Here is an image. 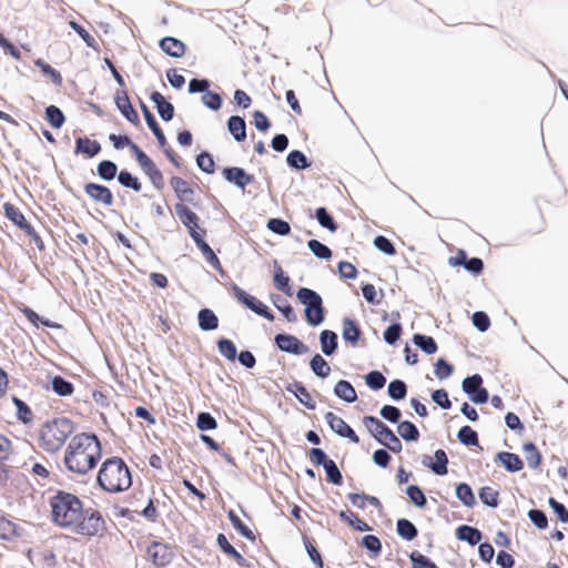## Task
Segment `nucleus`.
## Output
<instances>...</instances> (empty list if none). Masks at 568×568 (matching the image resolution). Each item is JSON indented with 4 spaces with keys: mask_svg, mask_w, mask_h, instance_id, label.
Masks as SVG:
<instances>
[{
    "mask_svg": "<svg viewBox=\"0 0 568 568\" xmlns=\"http://www.w3.org/2000/svg\"><path fill=\"white\" fill-rule=\"evenodd\" d=\"M481 384H483L481 376L478 374H475L470 377H466L463 381V390L465 393H467L469 396H471L481 387Z\"/></svg>",
    "mask_w": 568,
    "mask_h": 568,
    "instance_id": "nucleus-59",
    "label": "nucleus"
},
{
    "mask_svg": "<svg viewBox=\"0 0 568 568\" xmlns=\"http://www.w3.org/2000/svg\"><path fill=\"white\" fill-rule=\"evenodd\" d=\"M160 48L170 57L180 58L185 53V44L173 37L163 38Z\"/></svg>",
    "mask_w": 568,
    "mask_h": 568,
    "instance_id": "nucleus-20",
    "label": "nucleus"
},
{
    "mask_svg": "<svg viewBox=\"0 0 568 568\" xmlns=\"http://www.w3.org/2000/svg\"><path fill=\"white\" fill-rule=\"evenodd\" d=\"M19 310L28 318V321L31 322L37 327L39 326V323H41L42 325L50 327V328H57V329L61 328L60 324H58L55 322H51L49 320L41 318L32 308H30L28 306L19 307Z\"/></svg>",
    "mask_w": 568,
    "mask_h": 568,
    "instance_id": "nucleus-35",
    "label": "nucleus"
},
{
    "mask_svg": "<svg viewBox=\"0 0 568 568\" xmlns=\"http://www.w3.org/2000/svg\"><path fill=\"white\" fill-rule=\"evenodd\" d=\"M479 498L485 505L489 507H497L499 503L498 491L488 486L480 488Z\"/></svg>",
    "mask_w": 568,
    "mask_h": 568,
    "instance_id": "nucleus-50",
    "label": "nucleus"
},
{
    "mask_svg": "<svg viewBox=\"0 0 568 568\" xmlns=\"http://www.w3.org/2000/svg\"><path fill=\"white\" fill-rule=\"evenodd\" d=\"M307 246L318 258L328 260L332 256V251L317 240H310Z\"/></svg>",
    "mask_w": 568,
    "mask_h": 568,
    "instance_id": "nucleus-55",
    "label": "nucleus"
},
{
    "mask_svg": "<svg viewBox=\"0 0 568 568\" xmlns=\"http://www.w3.org/2000/svg\"><path fill=\"white\" fill-rule=\"evenodd\" d=\"M321 339V347L322 352L329 356L332 355L336 348H337V335L333 331L325 329L321 333L320 336Z\"/></svg>",
    "mask_w": 568,
    "mask_h": 568,
    "instance_id": "nucleus-31",
    "label": "nucleus"
},
{
    "mask_svg": "<svg viewBox=\"0 0 568 568\" xmlns=\"http://www.w3.org/2000/svg\"><path fill=\"white\" fill-rule=\"evenodd\" d=\"M199 326L203 331H213L219 326V318L213 311L203 308L199 312Z\"/></svg>",
    "mask_w": 568,
    "mask_h": 568,
    "instance_id": "nucleus-29",
    "label": "nucleus"
},
{
    "mask_svg": "<svg viewBox=\"0 0 568 568\" xmlns=\"http://www.w3.org/2000/svg\"><path fill=\"white\" fill-rule=\"evenodd\" d=\"M277 347L286 353L302 355L308 352V347L296 336L290 334H277L275 336Z\"/></svg>",
    "mask_w": 568,
    "mask_h": 568,
    "instance_id": "nucleus-10",
    "label": "nucleus"
},
{
    "mask_svg": "<svg viewBox=\"0 0 568 568\" xmlns=\"http://www.w3.org/2000/svg\"><path fill=\"white\" fill-rule=\"evenodd\" d=\"M324 468H325V471L327 475V480L329 483H332L334 485L342 484L343 476L334 460L329 459L327 463H325Z\"/></svg>",
    "mask_w": 568,
    "mask_h": 568,
    "instance_id": "nucleus-57",
    "label": "nucleus"
},
{
    "mask_svg": "<svg viewBox=\"0 0 568 568\" xmlns=\"http://www.w3.org/2000/svg\"><path fill=\"white\" fill-rule=\"evenodd\" d=\"M267 229L278 235H288L291 232L290 224L281 219H271L267 222Z\"/></svg>",
    "mask_w": 568,
    "mask_h": 568,
    "instance_id": "nucleus-61",
    "label": "nucleus"
},
{
    "mask_svg": "<svg viewBox=\"0 0 568 568\" xmlns=\"http://www.w3.org/2000/svg\"><path fill=\"white\" fill-rule=\"evenodd\" d=\"M227 518L230 519V521L232 523L233 527L243 536L245 537L246 539H248L250 541H255L256 540V536L255 534L253 532V530L246 526L242 520L241 518L235 514L234 510H229L227 513Z\"/></svg>",
    "mask_w": 568,
    "mask_h": 568,
    "instance_id": "nucleus-30",
    "label": "nucleus"
},
{
    "mask_svg": "<svg viewBox=\"0 0 568 568\" xmlns=\"http://www.w3.org/2000/svg\"><path fill=\"white\" fill-rule=\"evenodd\" d=\"M365 379H366V384L372 389H375V390L383 388L386 383L385 376L378 371H373V372L368 373L366 375Z\"/></svg>",
    "mask_w": 568,
    "mask_h": 568,
    "instance_id": "nucleus-64",
    "label": "nucleus"
},
{
    "mask_svg": "<svg viewBox=\"0 0 568 568\" xmlns=\"http://www.w3.org/2000/svg\"><path fill=\"white\" fill-rule=\"evenodd\" d=\"M310 365L314 374L318 377L325 378L331 374V366L320 354L312 357Z\"/></svg>",
    "mask_w": 568,
    "mask_h": 568,
    "instance_id": "nucleus-38",
    "label": "nucleus"
},
{
    "mask_svg": "<svg viewBox=\"0 0 568 568\" xmlns=\"http://www.w3.org/2000/svg\"><path fill=\"white\" fill-rule=\"evenodd\" d=\"M216 544L220 549L229 557L234 559L240 566H248L247 560L227 540L224 534H219L216 537Z\"/></svg>",
    "mask_w": 568,
    "mask_h": 568,
    "instance_id": "nucleus-18",
    "label": "nucleus"
},
{
    "mask_svg": "<svg viewBox=\"0 0 568 568\" xmlns=\"http://www.w3.org/2000/svg\"><path fill=\"white\" fill-rule=\"evenodd\" d=\"M456 496L466 507H473L476 504L475 495L470 486L466 483L457 485Z\"/></svg>",
    "mask_w": 568,
    "mask_h": 568,
    "instance_id": "nucleus-39",
    "label": "nucleus"
},
{
    "mask_svg": "<svg viewBox=\"0 0 568 568\" xmlns=\"http://www.w3.org/2000/svg\"><path fill=\"white\" fill-rule=\"evenodd\" d=\"M286 390L294 394L298 402L308 409L315 408V402L311 393L301 382H294L286 386Z\"/></svg>",
    "mask_w": 568,
    "mask_h": 568,
    "instance_id": "nucleus-16",
    "label": "nucleus"
},
{
    "mask_svg": "<svg viewBox=\"0 0 568 568\" xmlns=\"http://www.w3.org/2000/svg\"><path fill=\"white\" fill-rule=\"evenodd\" d=\"M407 394L406 384L400 379L392 381L388 384V395L396 400L405 398Z\"/></svg>",
    "mask_w": 568,
    "mask_h": 568,
    "instance_id": "nucleus-54",
    "label": "nucleus"
},
{
    "mask_svg": "<svg viewBox=\"0 0 568 568\" xmlns=\"http://www.w3.org/2000/svg\"><path fill=\"white\" fill-rule=\"evenodd\" d=\"M224 179L230 183H234L237 187L244 189L253 182L254 176L247 174L242 168H225L222 172Z\"/></svg>",
    "mask_w": 568,
    "mask_h": 568,
    "instance_id": "nucleus-14",
    "label": "nucleus"
},
{
    "mask_svg": "<svg viewBox=\"0 0 568 568\" xmlns=\"http://www.w3.org/2000/svg\"><path fill=\"white\" fill-rule=\"evenodd\" d=\"M146 554L149 559L155 565L156 567H165L168 566L173 557L174 552L172 548L160 541H153L146 549Z\"/></svg>",
    "mask_w": 568,
    "mask_h": 568,
    "instance_id": "nucleus-7",
    "label": "nucleus"
},
{
    "mask_svg": "<svg viewBox=\"0 0 568 568\" xmlns=\"http://www.w3.org/2000/svg\"><path fill=\"white\" fill-rule=\"evenodd\" d=\"M298 301L305 305V320L313 326L320 325L324 321L323 301L315 291L302 287L297 291Z\"/></svg>",
    "mask_w": 568,
    "mask_h": 568,
    "instance_id": "nucleus-5",
    "label": "nucleus"
},
{
    "mask_svg": "<svg viewBox=\"0 0 568 568\" xmlns=\"http://www.w3.org/2000/svg\"><path fill=\"white\" fill-rule=\"evenodd\" d=\"M141 109L144 114L148 126L155 135L160 146L164 148V145L166 144V138H165L162 129L159 126L154 115L151 113L149 108L142 101H141Z\"/></svg>",
    "mask_w": 568,
    "mask_h": 568,
    "instance_id": "nucleus-21",
    "label": "nucleus"
},
{
    "mask_svg": "<svg viewBox=\"0 0 568 568\" xmlns=\"http://www.w3.org/2000/svg\"><path fill=\"white\" fill-rule=\"evenodd\" d=\"M435 459H436V462L430 464V469L436 475H446L448 471V469H447L448 458H447L445 450H443V449L436 450Z\"/></svg>",
    "mask_w": 568,
    "mask_h": 568,
    "instance_id": "nucleus-47",
    "label": "nucleus"
},
{
    "mask_svg": "<svg viewBox=\"0 0 568 568\" xmlns=\"http://www.w3.org/2000/svg\"><path fill=\"white\" fill-rule=\"evenodd\" d=\"M409 559L413 564V568H438L435 562L418 551H413Z\"/></svg>",
    "mask_w": 568,
    "mask_h": 568,
    "instance_id": "nucleus-60",
    "label": "nucleus"
},
{
    "mask_svg": "<svg viewBox=\"0 0 568 568\" xmlns=\"http://www.w3.org/2000/svg\"><path fill=\"white\" fill-rule=\"evenodd\" d=\"M150 99L155 104L159 115L164 121H170L174 115V106L158 91L151 93Z\"/></svg>",
    "mask_w": 568,
    "mask_h": 568,
    "instance_id": "nucleus-15",
    "label": "nucleus"
},
{
    "mask_svg": "<svg viewBox=\"0 0 568 568\" xmlns=\"http://www.w3.org/2000/svg\"><path fill=\"white\" fill-rule=\"evenodd\" d=\"M233 293L239 302L243 303L246 307H248L251 311H253L257 315H261L268 321L274 320V315L268 311V307L265 304H263L261 301H258L254 296L247 294L241 287L234 285Z\"/></svg>",
    "mask_w": 568,
    "mask_h": 568,
    "instance_id": "nucleus-6",
    "label": "nucleus"
},
{
    "mask_svg": "<svg viewBox=\"0 0 568 568\" xmlns=\"http://www.w3.org/2000/svg\"><path fill=\"white\" fill-rule=\"evenodd\" d=\"M52 389L60 396H70L74 392V386L62 376H54L52 378Z\"/></svg>",
    "mask_w": 568,
    "mask_h": 568,
    "instance_id": "nucleus-46",
    "label": "nucleus"
},
{
    "mask_svg": "<svg viewBox=\"0 0 568 568\" xmlns=\"http://www.w3.org/2000/svg\"><path fill=\"white\" fill-rule=\"evenodd\" d=\"M459 442L466 446L478 445V435L470 426H463L457 434Z\"/></svg>",
    "mask_w": 568,
    "mask_h": 568,
    "instance_id": "nucleus-48",
    "label": "nucleus"
},
{
    "mask_svg": "<svg viewBox=\"0 0 568 568\" xmlns=\"http://www.w3.org/2000/svg\"><path fill=\"white\" fill-rule=\"evenodd\" d=\"M316 219L318 223L328 231L335 232L337 230V224L334 222V219L327 213L325 207H318L316 210Z\"/></svg>",
    "mask_w": 568,
    "mask_h": 568,
    "instance_id": "nucleus-56",
    "label": "nucleus"
},
{
    "mask_svg": "<svg viewBox=\"0 0 568 568\" xmlns=\"http://www.w3.org/2000/svg\"><path fill=\"white\" fill-rule=\"evenodd\" d=\"M97 172L101 179L111 181L116 176L118 166L110 160H103L98 164Z\"/></svg>",
    "mask_w": 568,
    "mask_h": 568,
    "instance_id": "nucleus-42",
    "label": "nucleus"
},
{
    "mask_svg": "<svg viewBox=\"0 0 568 568\" xmlns=\"http://www.w3.org/2000/svg\"><path fill=\"white\" fill-rule=\"evenodd\" d=\"M170 184L181 201H192L194 191L184 179L173 176L170 180Z\"/></svg>",
    "mask_w": 568,
    "mask_h": 568,
    "instance_id": "nucleus-22",
    "label": "nucleus"
},
{
    "mask_svg": "<svg viewBox=\"0 0 568 568\" xmlns=\"http://www.w3.org/2000/svg\"><path fill=\"white\" fill-rule=\"evenodd\" d=\"M339 517L346 521L347 524H349L351 526H353L356 530L358 531H367L371 529V527L368 526V524L366 521H364L363 519H361L356 514L354 513H345V511H342L339 514Z\"/></svg>",
    "mask_w": 568,
    "mask_h": 568,
    "instance_id": "nucleus-51",
    "label": "nucleus"
},
{
    "mask_svg": "<svg viewBox=\"0 0 568 568\" xmlns=\"http://www.w3.org/2000/svg\"><path fill=\"white\" fill-rule=\"evenodd\" d=\"M110 140L112 141L113 143V146L115 149H123L124 146H129L130 150L133 152L134 156H135V160L139 159V154H141V152H144L143 150H141L139 148L138 144H135L134 142H132L130 140L129 136L126 135H116V134H111L110 135Z\"/></svg>",
    "mask_w": 568,
    "mask_h": 568,
    "instance_id": "nucleus-34",
    "label": "nucleus"
},
{
    "mask_svg": "<svg viewBox=\"0 0 568 568\" xmlns=\"http://www.w3.org/2000/svg\"><path fill=\"white\" fill-rule=\"evenodd\" d=\"M453 366L448 364L444 358H438L434 364V373L438 379L448 378L453 373Z\"/></svg>",
    "mask_w": 568,
    "mask_h": 568,
    "instance_id": "nucleus-63",
    "label": "nucleus"
},
{
    "mask_svg": "<svg viewBox=\"0 0 568 568\" xmlns=\"http://www.w3.org/2000/svg\"><path fill=\"white\" fill-rule=\"evenodd\" d=\"M118 181L122 186L132 189L135 192H140L142 190V183L140 180L126 170H122L118 174Z\"/></svg>",
    "mask_w": 568,
    "mask_h": 568,
    "instance_id": "nucleus-45",
    "label": "nucleus"
},
{
    "mask_svg": "<svg viewBox=\"0 0 568 568\" xmlns=\"http://www.w3.org/2000/svg\"><path fill=\"white\" fill-rule=\"evenodd\" d=\"M84 192L92 201L106 207L111 206L114 202L111 190L105 185L90 182L84 185Z\"/></svg>",
    "mask_w": 568,
    "mask_h": 568,
    "instance_id": "nucleus-9",
    "label": "nucleus"
},
{
    "mask_svg": "<svg viewBox=\"0 0 568 568\" xmlns=\"http://www.w3.org/2000/svg\"><path fill=\"white\" fill-rule=\"evenodd\" d=\"M175 213L181 222L187 227L191 236L192 234L196 235V233H201L202 229L199 225V216L186 205L178 203L175 205Z\"/></svg>",
    "mask_w": 568,
    "mask_h": 568,
    "instance_id": "nucleus-13",
    "label": "nucleus"
},
{
    "mask_svg": "<svg viewBox=\"0 0 568 568\" xmlns=\"http://www.w3.org/2000/svg\"><path fill=\"white\" fill-rule=\"evenodd\" d=\"M334 393L337 397L347 403H354L357 399L354 387L347 381H338L334 387Z\"/></svg>",
    "mask_w": 568,
    "mask_h": 568,
    "instance_id": "nucleus-26",
    "label": "nucleus"
},
{
    "mask_svg": "<svg viewBox=\"0 0 568 568\" xmlns=\"http://www.w3.org/2000/svg\"><path fill=\"white\" fill-rule=\"evenodd\" d=\"M523 450L527 465L532 469L538 468L541 464V454L536 445L534 443H526L523 446Z\"/></svg>",
    "mask_w": 568,
    "mask_h": 568,
    "instance_id": "nucleus-32",
    "label": "nucleus"
},
{
    "mask_svg": "<svg viewBox=\"0 0 568 568\" xmlns=\"http://www.w3.org/2000/svg\"><path fill=\"white\" fill-rule=\"evenodd\" d=\"M197 166L205 173H213L215 170V162L213 156L207 152H202L196 156Z\"/></svg>",
    "mask_w": 568,
    "mask_h": 568,
    "instance_id": "nucleus-58",
    "label": "nucleus"
},
{
    "mask_svg": "<svg viewBox=\"0 0 568 568\" xmlns=\"http://www.w3.org/2000/svg\"><path fill=\"white\" fill-rule=\"evenodd\" d=\"M51 519L60 528L83 537H95L105 528V521L98 509L85 508L74 494L58 490L50 498Z\"/></svg>",
    "mask_w": 568,
    "mask_h": 568,
    "instance_id": "nucleus-1",
    "label": "nucleus"
},
{
    "mask_svg": "<svg viewBox=\"0 0 568 568\" xmlns=\"http://www.w3.org/2000/svg\"><path fill=\"white\" fill-rule=\"evenodd\" d=\"M3 209L6 216L23 232L31 226V224L27 222L23 213L16 205L11 203H4Z\"/></svg>",
    "mask_w": 568,
    "mask_h": 568,
    "instance_id": "nucleus-23",
    "label": "nucleus"
},
{
    "mask_svg": "<svg viewBox=\"0 0 568 568\" xmlns=\"http://www.w3.org/2000/svg\"><path fill=\"white\" fill-rule=\"evenodd\" d=\"M274 284L277 290L288 296H292L291 278L284 273L283 268L276 262L274 266Z\"/></svg>",
    "mask_w": 568,
    "mask_h": 568,
    "instance_id": "nucleus-27",
    "label": "nucleus"
},
{
    "mask_svg": "<svg viewBox=\"0 0 568 568\" xmlns=\"http://www.w3.org/2000/svg\"><path fill=\"white\" fill-rule=\"evenodd\" d=\"M397 534L405 540H413L418 531L412 521L402 518L397 520Z\"/></svg>",
    "mask_w": 568,
    "mask_h": 568,
    "instance_id": "nucleus-40",
    "label": "nucleus"
},
{
    "mask_svg": "<svg viewBox=\"0 0 568 568\" xmlns=\"http://www.w3.org/2000/svg\"><path fill=\"white\" fill-rule=\"evenodd\" d=\"M97 481L102 490L109 494H118L131 487L132 475L122 458L110 457L102 463Z\"/></svg>",
    "mask_w": 568,
    "mask_h": 568,
    "instance_id": "nucleus-3",
    "label": "nucleus"
},
{
    "mask_svg": "<svg viewBox=\"0 0 568 568\" xmlns=\"http://www.w3.org/2000/svg\"><path fill=\"white\" fill-rule=\"evenodd\" d=\"M406 494H407L409 500L415 506H417L419 508L425 507L427 499H426L423 490L418 486H416V485L408 486L406 489Z\"/></svg>",
    "mask_w": 568,
    "mask_h": 568,
    "instance_id": "nucleus-52",
    "label": "nucleus"
},
{
    "mask_svg": "<svg viewBox=\"0 0 568 568\" xmlns=\"http://www.w3.org/2000/svg\"><path fill=\"white\" fill-rule=\"evenodd\" d=\"M217 348L222 356L229 361H234L236 357V346L227 338H221L217 341Z\"/></svg>",
    "mask_w": 568,
    "mask_h": 568,
    "instance_id": "nucleus-53",
    "label": "nucleus"
},
{
    "mask_svg": "<svg viewBox=\"0 0 568 568\" xmlns=\"http://www.w3.org/2000/svg\"><path fill=\"white\" fill-rule=\"evenodd\" d=\"M456 537L459 540H465L471 546H475L481 540V532L471 526L462 525L456 529Z\"/></svg>",
    "mask_w": 568,
    "mask_h": 568,
    "instance_id": "nucleus-25",
    "label": "nucleus"
},
{
    "mask_svg": "<svg viewBox=\"0 0 568 568\" xmlns=\"http://www.w3.org/2000/svg\"><path fill=\"white\" fill-rule=\"evenodd\" d=\"M102 456L101 443L97 435L80 433L74 435L63 456L65 468L75 475H87L97 466Z\"/></svg>",
    "mask_w": 568,
    "mask_h": 568,
    "instance_id": "nucleus-2",
    "label": "nucleus"
},
{
    "mask_svg": "<svg viewBox=\"0 0 568 568\" xmlns=\"http://www.w3.org/2000/svg\"><path fill=\"white\" fill-rule=\"evenodd\" d=\"M363 423L368 432L376 438V440H378L384 432L388 429V427L382 420L374 416H365L363 418Z\"/></svg>",
    "mask_w": 568,
    "mask_h": 568,
    "instance_id": "nucleus-36",
    "label": "nucleus"
},
{
    "mask_svg": "<svg viewBox=\"0 0 568 568\" xmlns=\"http://www.w3.org/2000/svg\"><path fill=\"white\" fill-rule=\"evenodd\" d=\"M397 432L399 436L405 440L415 442L419 438V432L417 427L408 420L400 422L397 426Z\"/></svg>",
    "mask_w": 568,
    "mask_h": 568,
    "instance_id": "nucleus-43",
    "label": "nucleus"
},
{
    "mask_svg": "<svg viewBox=\"0 0 568 568\" xmlns=\"http://www.w3.org/2000/svg\"><path fill=\"white\" fill-rule=\"evenodd\" d=\"M45 118L54 129H60L65 121L63 112L55 105H49L45 109Z\"/></svg>",
    "mask_w": 568,
    "mask_h": 568,
    "instance_id": "nucleus-44",
    "label": "nucleus"
},
{
    "mask_svg": "<svg viewBox=\"0 0 568 568\" xmlns=\"http://www.w3.org/2000/svg\"><path fill=\"white\" fill-rule=\"evenodd\" d=\"M73 430V423L67 417L47 420L38 429V447L48 454H55L64 446Z\"/></svg>",
    "mask_w": 568,
    "mask_h": 568,
    "instance_id": "nucleus-4",
    "label": "nucleus"
},
{
    "mask_svg": "<svg viewBox=\"0 0 568 568\" xmlns=\"http://www.w3.org/2000/svg\"><path fill=\"white\" fill-rule=\"evenodd\" d=\"M325 420L331 429L339 436L348 438L354 444L359 443V437L342 417L335 415L333 412H327L325 414Z\"/></svg>",
    "mask_w": 568,
    "mask_h": 568,
    "instance_id": "nucleus-8",
    "label": "nucleus"
},
{
    "mask_svg": "<svg viewBox=\"0 0 568 568\" xmlns=\"http://www.w3.org/2000/svg\"><path fill=\"white\" fill-rule=\"evenodd\" d=\"M379 444L386 446L393 453H399L403 445L398 437L393 433L390 428L384 432V434L377 440Z\"/></svg>",
    "mask_w": 568,
    "mask_h": 568,
    "instance_id": "nucleus-37",
    "label": "nucleus"
},
{
    "mask_svg": "<svg viewBox=\"0 0 568 568\" xmlns=\"http://www.w3.org/2000/svg\"><path fill=\"white\" fill-rule=\"evenodd\" d=\"M114 102L122 115L133 125L140 124V118L133 105L131 104L129 94L125 90L115 92Z\"/></svg>",
    "mask_w": 568,
    "mask_h": 568,
    "instance_id": "nucleus-11",
    "label": "nucleus"
},
{
    "mask_svg": "<svg viewBox=\"0 0 568 568\" xmlns=\"http://www.w3.org/2000/svg\"><path fill=\"white\" fill-rule=\"evenodd\" d=\"M413 341L415 345H417L423 352H425L428 355L437 352V344L432 336L415 334L413 336Z\"/></svg>",
    "mask_w": 568,
    "mask_h": 568,
    "instance_id": "nucleus-41",
    "label": "nucleus"
},
{
    "mask_svg": "<svg viewBox=\"0 0 568 568\" xmlns=\"http://www.w3.org/2000/svg\"><path fill=\"white\" fill-rule=\"evenodd\" d=\"M227 129L237 142L246 139V124L243 118L232 115L227 121Z\"/></svg>",
    "mask_w": 568,
    "mask_h": 568,
    "instance_id": "nucleus-24",
    "label": "nucleus"
},
{
    "mask_svg": "<svg viewBox=\"0 0 568 568\" xmlns=\"http://www.w3.org/2000/svg\"><path fill=\"white\" fill-rule=\"evenodd\" d=\"M286 161L291 168L297 170H303L310 166V163L307 162V159L304 155V153L297 150L290 152Z\"/></svg>",
    "mask_w": 568,
    "mask_h": 568,
    "instance_id": "nucleus-49",
    "label": "nucleus"
},
{
    "mask_svg": "<svg viewBox=\"0 0 568 568\" xmlns=\"http://www.w3.org/2000/svg\"><path fill=\"white\" fill-rule=\"evenodd\" d=\"M12 402L17 408L18 420L24 425L31 424L34 419V414H33L32 409L30 408V406L27 403H24L22 399H20L19 397H16V396L12 398Z\"/></svg>",
    "mask_w": 568,
    "mask_h": 568,
    "instance_id": "nucleus-28",
    "label": "nucleus"
},
{
    "mask_svg": "<svg viewBox=\"0 0 568 568\" xmlns=\"http://www.w3.org/2000/svg\"><path fill=\"white\" fill-rule=\"evenodd\" d=\"M136 161L140 164L141 169L144 171V173L149 176L152 184L158 190H161L164 185L163 174L158 169L152 159L145 152H141Z\"/></svg>",
    "mask_w": 568,
    "mask_h": 568,
    "instance_id": "nucleus-12",
    "label": "nucleus"
},
{
    "mask_svg": "<svg viewBox=\"0 0 568 568\" xmlns=\"http://www.w3.org/2000/svg\"><path fill=\"white\" fill-rule=\"evenodd\" d=\"M101 151V144L97 140L89 138H78L75 140V154H83L87 158H93Z\"/></svg>",
    "mask_w": 568,
    "mask_h": 568,
    "instance_id": "nucleus-17",
    "label": "nucleus"
},
{
    "mask_svg": "<svg viewBox=\"0 0 568 568\" xmlns=\"http://www.w3.org/2000/svg\"><path fill=\"white\" fill-rule=\"evenodd\" d=\"M343 338L346 342H351L352 344H356L361 336V329L356 325V323L351 318H345L343 321Z\"/></svg>",
    "mask_w": 568,
    "mask_h": 568,
    "instance_id": "nucleus-33",
    "label": "nucleus"
},
{
    "mask_svg": "<svg viewBox=\"0 0 568 568\" xmlns=\"http://www.w3.org/2000/svg\"><path fill=\"white\" fill-rule=\"evenodd\" d=\"M196 426L200 430H212L217 427V423L210 413H200L197 415Z\"/></svg>",
    "mask_w": 568,
    "mask_h": 568,
    "instance_id": "nucleus-62",
    "label": "nucleus"
},
{
    "mask_svg": "<svg viewBox=\"0 0 568 568\" xmlns=\"http://www.w3.org/2000/svg\"><path fill=\"white\" fill-rule=\"evenodd\" d=\"M496 462H499L508 471L516 473L524 468V463L517 454L500 452L496 455Z\"/></svg>",
    "mask_w": 568,
    "mask_h": 568,
    "instance_id": "nucleus-19",
    "label": "nucleus"
}]
</instances>
